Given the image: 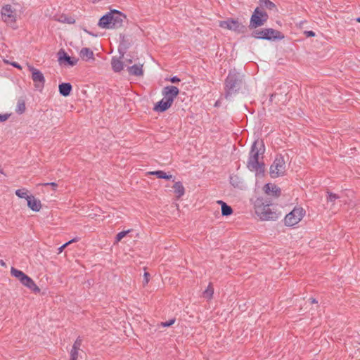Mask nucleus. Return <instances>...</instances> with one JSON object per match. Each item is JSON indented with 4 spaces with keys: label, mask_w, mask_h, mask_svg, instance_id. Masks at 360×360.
Listing matches in <instances>:
<instances>
[{
    "label": "nucleus",
    "mask_w": 360,
    "mask_h": 360,
    "mask_svg": "<svg viewBox=\"0 0 360 360\" xmlns=\"http://www.w3.org/2000/svg\"><path fill=\"white\" fill-rule=\"evenodd\" d=\"M241 83L242 80L238 73L236 70L230 71L225 82L226 98H228L233 94L237 92Z\"/></svg>",
    "instance_id": "7ed1b4c3"
},
{
    "label": "nucleus",
    "mask_w": 360,
    "mask_h": 360,
    "mask_svg": "<svg viewBox=\"0 0 360 360\" xmlns=\"http://www.w3.org/2000/svg\"><path fill=\"white\" fill-rule=\"evenodd\" d=\"M28 69L32 73V79L35 83V85L37 86H42L45 82V79L42 72L30 65L28 66Z\"/></svg>",
    "instance_id": "4468645a"
},
{
    "label": "nucleus",
    "mask_w": 360,
    "mask_h": 360,
    "mask_svg": "<svg viewBox=\"0 0 360 360\" xmlns=\"http://www.w3.org/2000/svg\"><path fill=\"white\" fill-rule=\"evenodd\" d=\"M268 19V15L266 12L262 11L259 8H256L250 19V26L257 27L262 26Z\"/></svg>",
    "instance_id": "9b49d317"
},
{
    "label": "nucleus",
    "mask_w": 360,
    "mask_h": 360,
    "mask_svg": "<svg viewBox=\"0 0 360 360\" xmlns=\"http://www.w3.org/2000/svg\"><path fill=\"white\" fill-rule=\"evenodd\" d=\"M132 63V59L130 56L129 58H126L124 60V67H127V71L130 75L140 77L143 75V65L141 64H135L132 66H129Z\"/></svg>",
    "instance_id": "f8f14e48"
},
{
    "label": "nucleus",
    "mask_w": 360,
    "mask_h": 360,
    "mask_svg": "<svg viewBox=\"0 0 360 360\" xmlns=\"http://www.w3.org/2000/svg\"><path fill=\"white\" fill-rule=\"evenodd\" d=\"M174 322H175V319H172L168 321L161 322L160 326L162 327H169V326H171L172 325H173L174 323Z\"/></svg>",
    "instance_id": "72a5a7b5"
},
{
    "label": "nucleus",
    "mask_w": 360,
    "mask_h": 360,
    "mask_svg": "<svg viewBox=\"0 0 360 360\" xmlns=\"http://www.w3.org/2000/svg\"><path fill=\"white\" fill-rule=\"evenodd\" d=\"M25 110L26 106L25 101L22 99L18 100L15 107V112L18 114H22L25 112Z\"/></svg>",
    "instance_id": "c85d7f7f"
},
{
    "label": "nucleus",
    "mask_w": 360,
    "mask_h": 360,
    "mask_svg": "<svg viewBox=\"0 0 360 360\" xmlns=\"http://www.w3.org/2000/svg\"><path fill=\"white\" fill-rule=\"evenodd\" d=\"M1 18L4 22L13 27L15 25L18 17V13L15 8V5L6 4L1 8Z\"/></svg>",
    "instance_id": "39448f33"
},
{
    "label": "nucleus",
    "mask_w": 360,
    "mask_h": 360,
    "mask_svg": "<svg viewBox=\"0 0 360 360\" xmlns=\"http://www.w3.org/2000/svg\"><path fill=\"white\" fill-rule=\"evenodd\" d=\"M304 34H305L307 37H314V36H315V33H314L313 31H305V32H304Z\"/></svg>",
    "instance_id": "e433bc0d"
},
{
    "label": "nucleus",
    "mask_w": 360,
    "mask_h": 360,
    "mask_svg": "<svg viewBox=\"0 0 360 360\" xmlns=\"http://www.w3.org/2000/svg\"><path fill=\"white\" fill-rule=\"evenodd\" d=\"M214 293V288L212 287V285L210 283L207 288V289L203 292V296L204 297L207 299H211Z\"/></svg>",
    "instance_id": "c756f323"
},
{
    "label": "nucleus",
    "mask_w": 360,
    "mask_h": 360,
    "mask_svg": "<svg viewBox=\"0 0 360 360\" xmlns=\"http://www.w3.org/2000/svg\"><path fill=\"white\" fill-rule=\"evenodd\" d=\"M174 193L177 198H180L185 193V188L181 182L177 181L173 186Z\"/></svg>",
    "instance_id": "393cba45"
},
{
    "label": "nucleus",
    "mask_w": 360,
    "mask_h": 360,
    "mask_svg": "<svg viewBox=\"0 0 360 360\" xmlns=\"http://www.w3.org/2000/svg\"><path fill=\"white\" fill-rule=\"evenodd\" d=\"M305 214V211L302 207H295L285 217V224L292 226L301 221Z\"/></svg>",
    "instance_id": "9d476101"
},
{
    "label": "nucleus",
    "mask_w": 360,
    "mask_h": 360,
    "mask_svg": "<svg viewBox=\"0 0 360 360\" xmlns=\"http://www.w3.org/2000/svg\"><path fill=\"white\" fill-rule=\"evenodd\" d=\"M127 15L122 12L114 9V29L124 27L128 25Z\"/></svg>",
    "instance_id": "ddd939ff"
},
{
    "label": "nucleus",
    "mask_w": 360,
    "mask_h": 360,
    "mask_svg": "<svg viewBox=\"0 0 360 360\" xmlns=\"http://www.w3.org/2000/svg\"><path fill=\"white\" fill-rule=\"evenodd\" d=\"M264 192L270 196L278 197L281 195V189L273 184H266L264 187Z\"/></svg>",
    "instance_id": "a211bd4d"
},
{
    "label": "nucleus",
    "mask_w": 360,
    "mask_h": 360,
    "mask_svg": "<svg viewBox=\"0 0 360 360\" xmlns=\"http://www.w3.org/2000/svg\"><path fill=\"white\" fill-rule=\"evenodd\" d=\"M60 94L66 97L70 94L72 85L70 83H62L58 86Z\"/></svg>",
    "instance_id": "b1692460"
},
{
    "label": "nucleus",
    "mask_w": 360,
    "mask_h": 360,
    "mask_svg": "<svg viewBox=\"0 0 360 360\" xmlns=\"http://www.w3.org/2000/svg\"><path fill=\"white\" fill-rule=\"evenodd\" d=\"M77 238H73L71 240L68 241V243L63 244L62 246H60L59 248H58V253H61L63 250L67 247L70 244L72 243H75V242H77Z\"/></svg>",
    "instance_id": "473e14b6"
},
{
    "label": "nucleus",
    "mask_w": 360,
    "mask_h": 360,
    "mask_svg": "<svg viewBox=\"0 0 360 360\" xmlns=\"http://www.w3.org/2000/svg\"><path fill=\"white\" fill-rule=\"evenodd\" d=\"M112 22V11L104 15L98 22V26L101 28H109Z\"/></svg>",
    "instance_id": "6ab92c4d"
},
{
    "label": "nucleus",
    "mask_w": 360,
    "mask_h": 360,
    "mask_svg": "<svg viewBox=\"0 0 360 360\" xmlns=\"http://www.w3.org/2000/svg\"><path fill=\"white\" fill-rule=\"evenodd\" d=\"M172 105L170 100L167 101L163 98L155 105L154 110L157 112H164L169 108Z\"/></svg>",
    "instance_id": "4be33fe9"
},
{
    "label": "nucleus",
    "mask_w": 360,
    "mask_h": 360,
    "mask_svg": "<svg viewBox=\"0 0 360 360\" xmlns=\"http://www.w3.org/2000/svg\"><path fill=\"white\" fill-rule=\"evenodd\" d=\"M58 55V61L61 65L74 66L77 65L78 62L77 58L69 56L65 51H60Z\"/></svg>",
    "instance_id": "dca6fc26"
},
{
    "label": "nucleus",
    "mask_w": 360,
    "mask_h": 360,
    "mask_svg": "<svg viewBox=\"0 0 360 360\" xmlns=\"http://www.w3.org/2000/svg\"><path fill=\"white\" fill-rule=\"evenodd\" d=\"M15 193L18 198H25L26 200L32 195L29 194V191L25 188L17 189Z\"/></svg>",
    "instance_id": "bb28decb"
},
{
    "label": "nucleus",
    "mask_w": 360,
    "mask_h": 360,
    "mask_svg": "<svg viewBox=\"0 0 360 360\" xmlns=\"http://www.w3.org/2000/svg\"><path fill=\"white\" fill-rule=\"evenodd\" d=\"M44 186H51L54 189L57 187V184L55 182L46 183L43 184Z\"/></svg>",
    "instance_id": "4c0bfd02"
},
{
    "label": "nucleus",
    "mask_w": 360,
    "mask_h": 360,
    "mask_svg": "<svg viewBox=\"0 0 360 360\" xmlns=\"http://www.w3.org/2000/svg\"><path fill=\"white\" fill-rule=\"evenodd\" d=\"M170 81L172 82V83H176V82H180V79L178 78L177 77H173L170 79Z\"/></svg>",
    "instance_id": "58836bf2"
},
{
    "label": "nucleus",
    "mask_w": 360,
    "mask_h": 360,
    "mask_svg": "<svg viewBox=\"0 0 360 360\" xmlns=\"http://www.w3.org/2000/svg\"><path fill=\"white\" fill-rule=\"evenodd\" d=\"M219 27L223 29L233 31L236 33H244L246 31V27L238 20L229 18L226 20L219 22Z\"/></svg>",
    "instance_id": "1a4fd4ad"
},
{
    "label": "nucleus",
    "mask_w": 360,
    "mask_h": 360,
    "mask_svg": "<svg viewBox=\"0 0 360 360\" xmlns=\"http://www.w3.org/2000/svg\"><path fill=\"white\" fill-rule=\"evenodd\" d=\"M131 230L128 229V230L123 231L118 233L116 235L115 242L118 243V242L122 241V240H124V241L130 240L132 238V237L131 236H129V233L131 232Z\"/></svg>",
    "instance_id": "5701e85b"
},
{
    "label": "nucleus",
    "mask_w": 360,
    "mask_h": 360,
    "mask_svg": "<svg viewBox=\"0 0 360 360\" xmlns=\"http://www.w3.org/2000/svg\"><path fill=\"white\" fill-rule=\"evenodd\" d=\"M328 196L327 198L328 203H331V205H333L335 204V202L336 200H338L340 197L333 193L328 192Z\"/></svg>",
    "instance_id": "2f4dec72"
},
{
    "label": "nucleus",
    "mask_w": 360,
    "mask_h": 360,
    "mask_svg": "<svg viewBox=\"0 0 360 360\" xmlns=\"http://www.w3.org/2000/svg\"><path fill=\"white\" fill-rule=\"evenodd\" d=\"M0 264L3 266H4L6 265L5 262L3 261V260H1L0 261Z\"/></svg>",
    "instance_id": "a19ab883"
},
{
    "label": "nucleus",
    "mask_w": 360,
    "mask_h": 360,
    "mask_svg": "<svg viewBox=\"0 0 360 360\" xmlns=\"http://www.w3.org/2000/svg\"><path fill=\"white\" fill-rule=\"evenodd\" d=\"M217 203L221 206V214L223 216L231 215L233 212L232 208L222 200H218Z\"/></svg>",
    "instance_id": "a878e982"
},
{
    "label": "nucleus",
    "mask_w": 360,
    "mask_h": 360,
    "mask_svg": "<svg viewBox=\"0 0 360 360\" xmlns=\"http://www.w3.org/2000/svg\"><path fill=\"white\" fill-rule=\"evenodd\" d=\"M9 117L8 115H0V122H5L6 121Z\"/></svg>",
    "instance_id": "c9c22d12"
},
{
    "label": "nucleus",
    "mask_w": 360,
    "mask_h": 360,
    "mask_svg": "<svg viewBox=\"0 0 360 360\" xmlns=\"http://www.w3.org/2000/svg\"><path fill=\"white\" fill-rule=\"evenodd\" d=\"M179 93V89L174 86H165L162 90V95L164 98L167 101L170 100L171 103H173L174 98Z\"/></svg>",
    "instance_id": "2eb2a0df"
},
{
    "label": "nucleus",
    "mask_w": 360,
    "mask_h": 360,
    "mask_svg": "<svg viewBox=\"0 0 360 360\" xmlns=\"http://www.w3.org/2000/svg\"><path fill=\"white\" fill-rule=\"evenodd\" d=\"M286 170L285 160L283 156L278 155L270 167V175L272 178H277L284 175Z\"/></svg>",
    "instance_id": "0eeeda50"
},
{
    "label": "nucleus",
    "mask_w": 360,
    "mask_h": 360,
    "mask_svg": "<svg viewBox=\"0 0 360 360\" xmlns=\"http://www.w3.org/2000/svg\"><path fill=\"white\" fill-rule=\"evenodd\" d=\"M255 212L262 220H276L278 217V214L269 205H256Z\"/></svg>",
    "instance_id": "6e6552de"
},
{
    "label": "nucleus",
    "mask_w": 360,
    "mask_h": 360,
    "mask_svg": "<svg viewBox=\"0 0 360 360\" xmlns=\"http://www.w3.org/2000/svg\"><path fill=\"white\" fill-rule=\"evenodd\" d=\"M79 56L86 62L94 60V52L88 48H82L79 52Z\"/></svg>",
    "instance_id": "412c9836"
},
{
    "label": "nucleus",
    "mask_w": 360,
    "mask_h": 360,
    "mask_svg": "<svg viewBox=\"0 0 360 360\" xmlns=\"http://www.w3.org/2000/svg\"><path fill=\"white\" fill-rule=\"evenodd\" d=\"M311 301V303H317V301L315 299H310Z\"/></svg>",
    "instance_id": "79ce46f5"
},
{
    "label": "nucleus",
    "mask_w": 360,
    "mask_h": 360,
    "mask_svg": "<svg viewBox=\"0 0 360 360\" xmlns=\"http://www.w3.org/2000/svg\"><path fill=\"white\" fill-rule=\"evenodd\" d=\"M356 21H357V22H360V18H358L356 19Z\"/></svg>",
    "instance_id": "37998d69"
},
{
    "label": "nucleus",
    "mask_w": 360,
    "mask_h": 360,
    "mask_svg": "<svg viewBox=\"0 0 360 360\" xmlns=\"http://www.w3.org/2000/svg\"><path fill=\"white\" fill-rule=\"evenodd\" d=\"M150 175H155L159 179H171L172 175H167L165 172L162 170L153 171L148 172Z\"/></svg>",
    "instance_id": "cd10ccee"
},
{
    "label": "nucleus",
    "mask_w": 360,
    "mask_h": 360,
    "mask_svg": "<svg viewBox=\"0 0 360 360\" xmlns=\"http://www.w3.org/2000/svg\"><path fill=\"white\" fill-rule=\"evenodd\" d=\"M27 207L33 212H38L42 207V204L39 199L35 198L33 195L30 196L27 200Z\"/></svg>",
    "instance_id": "f3484780"
},
{
    "label": "nucleus",
    "mask_w": 360,
    "mask_h": 360,
    "mask_svg": "<svg viewBox=\"0 0 360 360\" xmlns=\"http://www.w3.org/2000/svg\"><path fill=\"white\" fill-rule=\"evenodd\" d=\"M252 35L255 38L266 40L282 39L284 38V36L279 31L272 28L257 30L252 32Z\"/></svg>",
    "instance_id": "423d86ee"
},
{
    "label": "nucleus",
    "mask_w": 360,
    "mask_h": 360,
    "mask_svg": "<svg viewBox=\"0 0 360 360\" xmlns=\"http://www.w3.org/2000/svg\"><path fill=\"white\" fill-rule=\"evenodd\" d=\"M149 274L148 272H145L144 274V280H143V285H146L148 283L149 281Z\"/></svg>",
    "instance_id": "f704fd0d"
},
{
    "label": "nucleus",
    "mask_w": 360,
    "mask_h": 360,
    "mask_svg": "<svg viewBox=\"0 0 360 360\" xmlns=\"http://www.w3.org/2000/svg\"><path fill=\"white\" fill-rule=\"evenodd\" d=\"M131 39L129 35L120 34L117 48L119 57L116 60L114 58V72H120L124 69V54L131 46Z\"/></svg>",
    "instance_id": "f03ea898"
},
{
    "label": "nucleus",
    "mask_w": 360,
    "mask_h": 360,
    "mask_svg": "<svg viewBox=\"0 0 360 360\" xmlns=\"http://www.w3.org/2000/svg\"><path fill=\"white\" fill-rule=\"evenodd\" d=\"M264 151V145L262 141H255L252 146L250 153L249 160L247 167L250 171L261 173L264 171L263 164L259 161V155H262Z\"/></svg>",
    "instance_id": "f257e3e1"
},
{
    "label": "nucleus",
    "mask_w": 360,
    "mask_h": 360,
    "mask_svg": "<svg viewBox=\"0 0 360 360\" xmlns=\"http://www.w3.org/2000/svg\"><path fill=\"white\" fill-rule=\"evenodd\" d=\"M232 180H233V178H232V177H231V184H233Z\"/></svg>",
    "instance_id": "c03bdc74"
},
{
    "label": "nucleus",
    "mask_w": 360,
    "mask_h": 360,
    "mask_svg": "<svg viewBox=\"0 0 360 360\" xmlns=\"http://www.w3.org/2000/svg\"><path fill=\"white\" fill-rule=\"evenodd\" d=\"M13 66H14L15 68H18V69H20L21 70L22 69V67L17 63L15 62H13V63H11Z\"/></svg>",
    "instance_id": "ea45409f"
},
{
    "label": "nucleus",
    "mask_w": 360,
    "mask_h": 360,
    "mask_svg": "<svg viewBox=\"0 0 360 360\" xmlns=\"http://www.w3.org/2000/svg\"><path fill=\"white\" fill-rule=\"evenodd\" d=\"M260 1L262 6H264L265 8L269 10H273L276 8L275 4L269 0H260Z\"/></svg>",
    "instance_id": "7c9ffc66"
},
{
    "label": "nucleus",
    "mask_w": 360,
    "mask_h": 360,
    "mask_svg": "<svg viewBox=\"0 0 360 360\" xmlns=\"http://www.w3.org/2000/svg\"><path fill=\"white\" fill-rule=\"evenodd\" d=\"M11 274L12 276L16 278L24 286L30 289L34 292H39V288L36 285L34 281L23 271L11 267Z\"/></svg>",
    "instance_id": "20e7f679"
},
{
    "label": "nucleus",
    "mask_w": 360,
    "mask_h": 360,
    "mask_svg": "<svg viewBox=\"0 0 360 360\" xmlns=\"http://www.w3.org/2000/svg\"><path fill=\"white\" fill-rule=\"evenodd\" d=\"M82 345V339L77 338L74 342L72 349L70 351V359L77 360L79 356V351Z\"/></svg>",
    "instance_id": "aec40b11"
}]
</instances>
